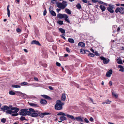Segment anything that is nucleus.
<instances>
[{
    "label": "nucleus",
    "mask_w": 124,
    "mask_h": 124,
    "mask_svg": "<svg viewBox=\"0 0 124 124\" xmlns=\"http://www.w3.org/2000/svg\"><path fill=\"white\" fill-rule=\"evenodd\" d=\"M10 110H8L6 111L7 114L11 115L12 116H17L18 114L17 113L19 110V108L16 107H12L10 108Z\"/></svg>",
    "instance_id": "f257e3e1"
},
{
    "label": "nucleus",
    "mask_w": 124,
    "mask_h": 124,
    "mask_svg": "<svg viewBox=\"0 0 124 124\" xmlns=\"http://www.w3.org/2000/svg\"><path fill=\"white\" fill-rule=\"evenodd\" d=\"M64 105V103L62 102L61 101L58 100L56 101V103L54 106L55 109L57 110H60L62 109V106Z\"/></svg>",
    "instance_id": "f03ea898"
},
{
    "label": "nucleus",
    "mask_w": 124,
    "mask_h": 124,
    "mask_svg": "<svg viewBox=\"0 0 124 124\" xmlns=\"http://www.w3.org/2000/svg\"><path fill=\"white\" fill-rule=\"evenodd\" d=\"M68 5L67 2L65 1H63L62 3H59L56 4V6L59 8L62 9H64Z\"/></svg>",
    "instance_id": "7ed1b4c3"
},
{
    "label": "nucleus",
    "mask_w": 124,
    "mask_h": 124,
    "mask_svg": "<svg viewBox=\"0 0 124 124\" xmlns=\"http://www.w3.org/2000/svg\"><path fill=\"white\" fill-rule=\"evenodd\" d=\"M115 12L116 13L119 12L121 14H124V8L123 7H117L116 9Z\"/></svg>",
    "instance_id": "20e7f679"
},
{
    "label": "nucleus",
    "mask_w": 124,
    "mask_h": 124,
    "mask_svg": "<svg viewBox=\"0 0 124 124\" xmlns=\"http://www.w3.org/2000/svg\"><path fill=\"white\" fill-rule=\"evenodd\" d=\"M114 6L112 5L111 4L108 5V7L107 8V9L108 11L111 13L114 12V10L112 9L114 8Z\"/></svg>",
    "instance_id": "39448f33"
},
{
    "label": "nucleus",
    "mask_w": 124,
    "mask_h": 124,
    "mask_svg": "<svg viewBox=\"0 0 124 124\" xmlns=\"http://www.w3.org/2000/svg\"><path fill=\"white\" fill-rule=\"evenodd\" d=\"M100 58L101 60H103V62L105 64H107L109 61V60L108 59H106L103 56L101 57Z\"/></svg>",
    "instance_id": "423d86ee"
},
{
    "label": "nucleus",
    "mask_w": 124,
    "mask_h": 124,
    "mask_svg": "<svg viewBox=\"0 0 124 124\" xmlns=\"http://www.w3.org/2000/svg\"><path fill=\"white\" fill-rule=\"evenodd\" d=\"M30 113L29 114V115L31 117H36L38 116V114L37 113L32 112V111H29Z\"/></svg>",
    "instance_id": "0eeeda50"
},
{
    "label": "nucleus",
    "mask_w": 124,
    "mask_h": 124,
    "mask_svg": "<svg viewBox=\"0 0 124 124\" xmlns=\"http://www.w3.org/2000/svg\"><path fill=\"white\" fill-rule=\"evenodd\" d=\"M66 15L65 14L59 13L57 14V17L58 18L61 19L64 18Z\"/></svg>",
    "instance_id": "6e6552de"
},
{
    "label": "nucleus",
    "mask_w": 124,
    "mask_h": 124,
    "mask_svg": "<svg viewBox=\"0 0 124 124\" xmlns=\"http://www.w3.org/2000/svg\"><path fill=\"white\" fill-rule=\"evenodd\" d=\"M30 113V112H29V110L25 112L21 111L19 113V114L20 115L25 116L27 115H29Z\"/></svg>",
    "instance_id": "1a4fd4ad"
},
{
    "label": "nucleus",
    "mask_w": 124,
    "mask_h": 124,
    "mask_svg": "<svg viewBox=\"0 0 124 124\" xmlns=\"http://www.w3.org/2000/svg\"><path fill=\"white\" fill-rule=\"evenodd\" d=\"M16 93H19V95H20L21 97H23V98H25L27 97V95L26 94L23 93L21 92H19V91L16 92Z\"/></svg>",
    "instance_id": "9d476101"
},
{
    "label": "nucleus",
    "mask_w": 124,
    "mask_h": 124,
    "mask_svg": "<svg viewBox=\"0 0 124 124\" xmlns=\"http://www.w3.org/2000/svg\"><path fill=\"white\" fill-rule=\"evenodd\" d=\"M112 70H109L108 72L106 73V76L108 77H110L111 75L112 74Z\"/></svg>",
    "instance_id": "9b49d317"
},
{
    "label": "nucleus",
    "mask_w": 124,
    "mask_h": 124,
    "mask_svg": "<svg viewBox=\"0 0 124 124\" xmlns=\"http://www.w3.org/2000/svg\"><path fill=\"white\" fill-rule=\"evenodd\" d=\"M31 44H34L38 45H40L39 42L35 40H32L31 41Z\"/></svg>",
    "instance_id": "f8f14e48"
},
{
    "label": "nucleus",
    "mask_w": 124,
    "mask_h": 124,
    "mask_svg": "<svg viewBox=\"0 0 124 124\" xmlns=\"http://www.w3.org/2000/svg\"><path fill=\"white\" fill-rule=\"evenodd\" d=\"M29 110L30 111H32V112L37 113L38 114V115L40 114V112L39 111L37 110H35L31 108L29 109Z\"/></svg>",
    "instance_id": "ddd939ff"
},
{
    "label": "nucleus",
    "mask_w": 124,
    "mask_h": 124,
    "mask_svg": "<svg viewBox=\"0 0 124 124\" xmlns=\"http://www.w3.org/2000/svg\"><path fill=\"white\" fill-rule=\"evenodd\" d=\"M1 109L2 111H5V110H9V109H10V108L7 106H5L3 108H2Z\"/></svg>",
    "instance_id": "4468645a"
},
{
    "label": "nucleus",
    "mask_w": 124,
    "mask_h": 124,
    "mask_svg": "<svg viewBox=\"0 0 124 124\" xmlns=\"http://www.w3.org/2000/svg\"><path fill=\"white\" fill-rule=\"evenodd\" d=\"M59 119L60 120V121H59L58 122L59 123H61L62 122V121H63L66 120L67 119V118L66 117L64 116H62L60 117Z\"/></svg>",
    "instance_id": "2eb2a0df"
},
{
    "label": "nucleus",
    "mask_w": 124,
    "mask_h": 124,
    "mask_svg": "<svg viewBox=\"0 0 124 124\" xmlns=\"http://www.w3.org/2000/svg\"><path fill=\"white\" fill-rule=\"evenodd\" d=\"M29 105L31 106L35 107H39V105L36 103H29Z\"/></svg>",
    "instance_id": "dca6fc26"
},
{
    "label": "nucleus",
    "mask_w": 124,
    "mask_h": 124,
    "mask_svg": "<svg viewBox=\"0 0 124 124\" xmlns=\"http://www.w3.org/2000/svg\"><path fill=\"white\" fill-rule=\"evenodd\" d=\"M41 96L44 98L48 100H51V98L48 96L46 95H42Z\"/></svg>",
    "instance_id": "f3484780"
},
{
    "label": "nucleus",
    "mask_w": 124,
    "mask_h": 124,
    "mask_svg": "<svg viewBox=\"0 0 124 124\" xmlns=\"http://www.w3.org/2000/svg\"><path fill=\"white\" fill-rule=\"evenodd\" d=\"M68 17L69 16L68 15H66L64 18V20L66 21L68 23H70V22L68 19Z\"/></svg>",
    "instance_id": "a211bd4d"
},
{
    "label": "nucleus",
    "mask_w": 124,
    "mask_h": 124,
    "mask_svg": "<svg viewBox=\"0 0 124 124\" xmlns=\"http://www.w3.org/2000/svg\"><path fill=\"white\" fill-rule=\"evenodd\" d=\"M85 44L82 42H80L78 44V45L82 47H84L85 46Z\"/></svg>",
    "instance_id": "6ab92c4d"
},
{
    "label": "nucleus",
    "mask_w": 124,
    "mask_h": 124,
    "mask_svg": "<svg viewBox=\"0 0 124 124\" xmlns=\"http://www.w3.org/2000/svg\"><path fill=\"white\" fill-rule=\"evenodd\" d=\"M66 96L65 93L62 94L61 97L62 101H65L66 100Z\"/></svg>",
    "instance_id": "aec40b11"
},
{
    "label": "nucleus",
    "mask_w": 124,
    "mask_h": 124,
    "mask_svg": "<svg viewBox=\"0 0 124 124\" xmlns=\"http://www.w3.org/2000/svg\"><path fill=\"white\" fill-rule=\"evenodd\" d=\"M118 67L120 68L119 71L122 72L124 71V68L123 66L121 65H119L118 66Z\"/></svg>",
    "instance_id": "412c9836"
},
{
    "label": "nucleus",
    "mask_w": 124,
    "mask_h": 124,
    "mask_svg": "<svg viewBox=\"0 0 124 124\" xmlns=\"http://www.w3.org/2000/svg\"><path fill=\"white\" fill-rule=\"evenodd\" d=\"M40 102L42 104H45L47 103V101L46 100L42 99L41 100Z\"/></svg>",
    "instance_id": "4be33fe9"
},
{
    "label": "nucleus",
    "mask_w": 124,
    "mask_h": 124,
    "mask_svg": "<svg viewBox=\"0 0 124 124\" xmlns=\"http://www.w3.org/2000/svg\"><path fill=\"white\" fill-rule=\"evenodd\" d=\"M49 11L52 15L54 16H56V14L54 11L53 10H49Z\"/></svg>",
    "instance_id": "5701e85b"
},
{
    "label": "nucleus",
    "mask_w": 124,
    "mask_h": 124,
    "mask_svg": "<svg viewBox=\"0 0 124 124\" xmlns=\"http://www.w3.org/2000/svg\"><path fill=\"white\" fill-rule=\"evenodd\" d=\"M78 121L83 122V120L80 117H76L75 118Z\"/></svg>",
    "instance_id": "b1692460"
},
{
    "label": "nucleus",
    "mask_w": 124,
    "mask_h": 124,
    "mask_svg": "<svg viewBox=\"0 0 124 124\" xmlns=\"http://www.w3.org/2000/svg\"><path fill=\"white\" fill-rule=\"evenodd\" d=\"M100 8L102 12L104 11L106 8L104 6L102 5H100Z\"/></svg>",
    "instance_id": "393cba45"
},
{
    "label": "nucleus",
    "mask_w": 124,
    "mask_h": 124,
    "mask_svg": "<svg viewBox=\"0 0 124 124\" xmlns=\"http://www.w3.org/2000/svg\"><path fill=\"white\" fill-rule=\"evenodd\" d=\"M59 30L61 33L63 34V35H65L64 34H63L65 33V31L64 29L62 28H60L59 29Z\"/></svg>",
    "instance_id": "a878e982"
},
{
    "label": "nucleus",
    "mask_w": 124,
    "mask_h": 124,
    "mask_svg": "<svg viewBox=\"0 0 124 124\" xmlns=\"http://www.w3.org/2000/svg\"><path fill=\"white\" fill-rule=\"evenodd\" d=\"M66 116L67 117L72 119L73 120H75V118H74V117L70 115L69 114H67L66 115Z\"/></svg>",
    "instance_id": "bb28decb"
},
{
    "label": "nucleus",
    "mask_w": 124,
    "mask_h": 124,
    "mask_svg": "<svg viewBox=\"0 0 124 124\" xmlns=\"http://www.w3.org/2000/svg\"><path fill=\"white\" fill-rule=\"evenodd\" d=\"M65 12L69 14H71V12L69 9L66 8L65 9Z\"/></svg>",
    "instance_id": "cd10ccee"
},
{
    "label": "nucleus",
    "mask_w": 124,
    "mask_h": 124,
    "mask_svg": "<svg viewBox=\"0 0 124 124\" xmlns=\"http://www.w3.org/2000/svg\"><path fill=\"white\" fill-rule=\"evenodd\" d=\"M68 41L69 42L72 43H74V41L73 39L70 38H69Z\"/></svg>",
    "instance_id": "c85d7f7f"
},
{
    "label": "nucleus",
    "mask_w": 124,
    "mask_h": 124,
    "mask_svg": "<svg viewBox=\"0 0 124 124\" xmlns=\"http://www.w3.org/2000/svg\"><path fill=\"white\" fill-rule=\"evenodd\" d=\"M58 116H66V114L62 112H60L57 114Z\"/></svg>",
    "instance_id": "c756f323"
},
{
    "label": "nucleus",
    "mask_w": 124,
    "mask_h": 124,
    "mask_svg": "<svg viewBox=\"0 0 124 124\" xmlns=\"http://www.w3.org/2000/svg\"><path fill=\"white\" fill-rule=\"evenodd\" d=\"M80 53L82 54H84L85 53V50L83 49H81L80 50Z\"/></svg>",
    "instance_id": "7c9ffc66"
},
{
    "label": "nucleus",
    "mask_w": 124,
    "mask_h": 124,
    "mask_svg": "<svg viewBox=\"0 0 124 124\" xmlns=\"http://www.w3.org/2000/svg\"><path fill=\"white\" fill-rule=\"evenodd\" d=\"M76 6L77 7V8L78 9H79L81 8V6L80 4L79 3H78L77 4Z\"/></svg>",
    "instance_id": "2f4dec72"
},
{
    "label": "nucleus",
    "mask_w": 124,
    "mask_h": 124,
    "mask_svg": "<svg viewBox=\"0 0 124 124\" xmlns=\"http://www.w3.org/2000/svg\"><path fill=\"white\" fill-rule=\"evenodd\" d=\"M9 94L11 95H14L15 94V93L12 91H11L9 92Z\"/></svg>",
    "instance_id": "473e14b6"
},
{
    "label": "nucleus",
    "mask_w": 124,
    "mask_h": 124,
    "mask_svg": "<svg viewBox=\"0 0 124 124\" xmlns=\"http://www.w3.org/2000/svg\"><path fill=\"white\" fill-rule=\"evenodd\" d=\"M12 86L13 87L16 88H20L21 87L20 86L18 85H12Z\"/></svg>",
    "instance_id": "72a5a7b5"
},
{
    "label": "nucleus",
    "mask_w": 124,
    "mask_h": 124,
    "mask_svg": "<svg viewBox=\"0 0 124 124\" xmlns=\"http://www.w3.org/2000/svg\"><path fill=\"white\" fill-rule=\"evenodd\" d=\"M57 22L60 25H62L63 24V22L62 21H58Z\"/></svg>",
    "instance_id": "f704fd0d"
},
{
    "label": "nucleus",
    "mask_w": 124,
    "mask_h": 124,
    "mask_svg": "<svg viewBox=\"0 0 124 124\" xmlns=\"http://www.w3.org/2000/svg\"><path fill=\"white\" fill-rule=\"evenodd\" d=\"M28 109H27L26 108L21 109V110L20 111L23 112H25L28 111Z\"/></svg>",
    "instance_id": "c9c22d12"
},
{
    "label": "nucleus",
    "mask_w": 124,
    "mask_h": 124,
    "mask_svg": "<svg viewBox=\"0 0 124 124\" xmlns=\"http://www.w3.org/2000/svg\"><path fill=\"white\" fill-rule=\"evenodd\" d=\"M112 94L113 95L115 98H117V97L118 96L114 92H113L112 93Z\"/></svg>",
    "instance_id": "e433bc0d"
},
{
    "label": "nucleus",
    "mask_w": 124,
    "mask_h": 124,
    "mask_svg": "<svg viewBox=\"0 0 124 124\" xmlns=\"http://www.w3.org/2000/svg\"><path fill=\"white\" fill-rule=\"evenodd\" d=\"M94 54H93V53H90L88 54V56L91 57H93L94 56Z\"/></svg>",
    "instance_id": "4c0bfd02"
},
{
    "label": "nucleus",
    "mask_w": 124,
    "mask_h": 124,
    "mask_svg": "<svg viewBox=\"0 0 124 124\" xmlns=\"http://www.w3.org/2000/svg\"><path fill=\"white\" fill-rule=\"evenodd\" d=\"M38 116L41 118L43 117L44 116L43 113L40 114H40H38Z\"/></svg>",
    "instance_id": "58836bf2"
},
{
    "label": "nucleus",
    "mask_w": 124,
    "mask_h": 124,
    "mask_svg": "<svg viewBox=\"0 0 124 124\" xmlns=\"http://www.w3.org/2000/svg\"><path fill=\"white\" fill-rule=\"evenodd\" d=\"M20 120L22 121L25 120V117L23 116H21V117L20 118Z\"/></svg>",
    "instance_id": "ea45409f"
},
{
    "label": "nucleus",
    "mask_w": 124,
    "mask_h": 124,
    "mask_svg": "<svg viewBox=\"0 0 124 124\" xmlns=\"http://www.w3.org/2000/svg\"><path fill=\"white\" fill-rule=\"evenodd\" d=\"M7 11H8V16L9 17L10 16V12L9 10V9L8 8V9H7Z\"/></svg>",
    "instance_id": "a19ab883"
},
{
    "label": "nucleus",
    "mask_w": 124,
    "mask_h": 124,
    "mask_svg": "<svg viewBox=\"0 0 124 124\" xmlns=\"http://www.w3.org/2000/svg\"><path fill=\"white\" fill-rule=\"evenodd\" d=\"M28 84V83L26 82H24L21 83V85H27Z\"/></svg>",
    "instance_id": "79ce46f5"
},
{
    "label": "nucleus",
    "mask_w": 124,
    "mask_h": 124,
    "mask_svg": "<svg viewBox=\"0 0 124 124\" xmlns=\"http://www.w3.org/2000/svg\"><path fill=\"white\" fill-rule=\"evenodd\" d=\"M111 102V101H110L109 100H108L105 101V103H106V104H110Z\"/></svg>",
    "instance_id": "37998d69"
},
{
    "label": "nucleus",
    "mask_w": 124,
    "mask_h": 124,
    "mask_svg": "<svg viewBox=\"0 0 124 124\" xmlns=\"http://www.w3.org/2000/svg\"><path fill=\"white\" fill-rule=\"evenodd\" d=\"M88 100H89V101H91V102L92 103H93V104H95L94 102L93 101V99L91 98H89Z\"/></svg>",
    "instance_id": "c03bdc74"
},
{
    "label": "nucleus",
    "mask_w": 124,
    "mask_h": 124,
    "mask_svg": "<svg viewBox=\"0 0 124 124\" xmlns=\"http://www.w3.org/2000/svg\"><path fill=\"white\" fill-rule=\"evenodd\" d=\"M6 121V120L5 118H3L1 119V122L4 123H5Z\"/></svg>",
    "instance_id": "a18cd8bd"
},
{
    "label": "nucleus",
    "mask_w": 124,
    "mask_h": 124,
    "mask_svg": "<svg viewBox=\"0 0 124 124\" xmlns=\"http://www.w3.org/2000/svg\"><path fill=\"white\" fill-rule=\"evenodd\" d=\"M117 63L118 64H122L123 63L122 61L121 60H119L118 61Z\"/></svg>",
    "instance_id": "49530a36"
},
{
    "label": "nucleus",
    "mask_w": 124,
    "mask_h": 124,
    "mask_svg": "<svg viewBox=\"0 0 124 124\" xmlns=\"http://www.w3.org/2000/svg\"><path fill=\"white\" fill-rule=\"evenodd\" d=\"M94 53L96 56H98L100 55V54L97 51H95Z\"/></svg>",
    "instance_id": "de8ad7c7"
},
{
    "label": "nucleus",
    "mask_w": 124,
    "mask_h": 124,
    "mask_svg": "<svg viewBox=\"0 0 124 124\" xmlns=\"http://www.w3.org/2000/svg\"><path fill=\"white\" fill-rule=\"evenodd\" d=\"M66 51L68 53H70V50L68 47H66Z\"/></svg>",
    "instance_id": "09e8293b"
},
{
    "label": "nucleus",
    "mask_w": 124,
    "mask_h": 124,
    "mask_svg": "<svg viewBox=\"0 0 124 124\" xmlns=\"http://www.w3.org/2000/svg\"><path fill=\"white\" fill-rule=\"evenodd\" d=\"M56 66L58 67H60L61 65V64L59 63L58 62H56Z\"/></svg>",
    "instance_id": "8fccbe9b"
},
{
    "label": "nucleus",
    "mask_w": 124,
    "mask_h": 124,
    "mask_svg": "<svg viewBox=\"0 0 124 124\" xmlns=\"http://www.w3.org/2000/svg\"><path fill=\"white\" fill-rule=\"evenodd\" d=\"M43 114L44 115V116L45 115H49L50 114V113L48 112H45L43 113Z\"/></svg>",
    "instance_id": "3c124183"
},
{
    "label": "nucleus",
    "mask_w": 124,
    "mask_h": 124,
    "mask_svg": "<svg viewBox=\"0 0 124 124\" xmlns=\"http://www.w3.org/2000/svg\"><path fill=\"white\" fill-rule=\"evenodd\" d=\"M99 2L101 4H104V5H106V6L107 5H106V4L105 3H104V2H103L102 1H100Z\"/></svg>",
    "instance_id": "603ef678"
},
{
    "label": "nucleus",
    "mask_w": 124,
    "mask_h": 124,
    "mask_svg": "<svg viewBox=\"0 0 124 124\" xmlns=\"http://www.w3.org/2000/svg\"><path fill=\"white\" fill-rule=\"evenodd\" d=\"M84 120L85 122L86 123H88L89 122L88 120L86 118H85Z\"/></svg>",
    "instance_id": "864d4df0"
},
{
    "label": "nucleus",
    "mask_w": 124,
    "mask_h": 124,
    "mask_svg": "<svg viewBox=\"0 0 124 124\" xmlns=\"http://www.w3.org/2000/svg\"><path fill=\"white\" fill-rule=\"evenodd\" d=\"M16 31H17L18 32H21V29L19 28L16 29Z\"/></svg>",
    "instance_id": "5fc2aeb1"
},
{
    "label": "nucleus",
    "mask_w": 124,
    "mask_h": 124,
    "mask_svg": "<svg viewBox=\"0 0 124 124\" xmlns=\"http://www.w3.org/2000/svg\"><path fill=\"white\" fill-rule=\"evenodd\" d=\"M46 13V9L43 12V15L45 16Z\"/></svg>",
    "instance_id": "6e6d98bb"
},
{
    "label": "nucleus",
    "mask_w": 124,
    "mask_h": 124,
    "mask_svg": "<svg viewBox=\"0 0 124 124\" xmlns=\"http://www.w3.org/2000/svg\"><path fill=\"white\" fill-rule=\"evenodd\" d=\"M121 28L119 27H118L117 29V31L118 32H119L120 31Z\"/></svg>",
    "instance_id": "4d7b16f0"
},
{
    "label": "nucleus",
    "mask_w": 124,
    "mask_h": 124,
    "mask_svg": "<svg viewBox=\"0 0 124 124\" xmlns=\"http://www.w3.org/2000/svg\"><path fill=\"white\" fill-rule=\"evenodd\" d=\"M89 120L91 121L92 122L93 121V119L92 117H91L89 119Z\"/></svg>",
    "instance_id": "13d9d810"
},
{
    "label": "nucleus",
    "mask_w": 124,
    "mask_h": 124,
    "mask_svg": "<svg viewBox=\"0 0 124 124\" xmlns=\"http://www.w3.org/2000/svg\"><path fill=\"white\" fill-rule=\"evenodd\" d=\"M92 1L94 3H96L98 2V0H92Z\"/></svg>",
    "instance_id": "bf43d9fd"
},
{
    "label": "nucleus",
    "mask_w": 124,
    "mask_h": 124,
    "mask_svg": "<svg viewBox=\"0 0 124 124\" xmlns=\"http://www.w3.org/2000/svg\"><path fill=\"white\" fill-rule=\"evenodd\" d=\"M51 90H53V88L51 86H50L48 87Z\"/></svg>",
    "instance_id": "052dcab7"
},
{
    "label": "nucleus",
    "mask_w": 124,
    "mask_h": 124,
    "mask_svg": "<svg viewBox=\"0 0 124 124\" xmlns=\"http://www.w3.org/2000/svg\"><path fill=\"white\" fill-rule=\"evenodd\" d=\"M82 1L85 3H87V0H82Z\"/></svg>",
    "instance_id": "680f3d73"
},
{
    "label": "nucleus",
    "mask_w": 124,
    "mask_h": 124,
    "mask_svg": "<svg viewBox=\"0 0 124 124\" xmlns=\"http://www.w3.org/2000/svg\"><path fill=\"white\" fill-rule=\"evenodd\" d=\"M60 36L62 38L64 39H66L64 37V36H63V35H61Z\"/></svg>",
    "instance_id": "e2e57ef3"
},
{
    "label": "nucleus",
    "mask_w": 124,
    "mask_h": 124,
    "mask_svg": "<svg viewBox=\"0 0 124 124\" xmlns=\"http://www.w3.org/2000/svg\"><path fill=\"white\" fill-rule=\"evenodd\" d=\"M56 1V0H52L51 2L54 4V1Z\"/></svg>",
    "instance_id": "0e129e2a"
},
{
    "label": "nucleus",
    "mask_w": 124,
    "mask_h": 124,
    "mask_svg": "<svg viewBox=\"0 0 124 124\" xmlns=\"http://www.w3.org/2000/svg\"><path fill=\"white\" fill-rule=\"evenodd\" d=\"M109 84L110 85H112V82L111 81H109Z\"/></svg>",
    "instance_id": "69168bd1"
},
{
    "label": "nucleus",
    "mask_w": 124,
    "mask_h": 124,
    "mask_svg": "<svg viewBox=\"0 0 124 124\" xmlns=\"http://www.w3.org/2000/svg\"><path fill=\"white\" fill-rule=\"evenodd\" d=\"M61 9H57L56 10L57 13H58L59 12L60 10Z\"/></svg>",
    "instance_id": "338daca9"
},
{
    "label": "nucleus",
    "mask_w": 124,
    "mask_h": 124,
    "mask_svg": "<svg viewBox=\"0 0 124 124\" xmlns=\"http://www.w3.org/2000/svg\"><path fill=\"white\" fill-rule=\"evenodd\" d=\"M34 79H35V80L37 81H38V79L36 77H35L34 78Z\"/></svg>",
    "instance_id": "774afa93"
}]
</instances>
